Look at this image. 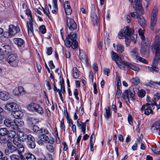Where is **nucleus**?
I'll return each mask as SVG.
<instances>
[{
	"label": "nucleus",
	"instance_id": "f257e3e1",
	"mask_svg": "<svg viewBox=\"0 0 160 160\" xmlns=\"http://www.w3.org/2000/svg\"><path fill=\"white\" fill-rule=\"evenodd\" d=\"M134 32V30L127 27L121 29L118 32V35L119 39H125L126 46L128 47L129 46L131 41L135 42L136 41L137 36L135 35H132Z\"/></svg>",
	"mask_w": 160,
	"mask_h": 160
},
{
	"label": "nucleus",
	"instance_id": "f03ea898",
	"mask_svg": "<svg viewBox=\"0 0 160 160\" xmlns=\"http://www.w3.org/2000/svg\"><path fill=\"white\" fill-rule=\"evenodd\" d=\"M129 1L131 2L133 8L136 10H138V12H131L130 15L133 18H137L138 19L141 15L142 14L143 12L141 4L142 0H129Z\"/></svg>",
	"mask_w": 160,
	"mask_h": 160
},
{
	"label": "nucleus",
	"instance_id": "7ed1b4c3",
	"mask_svg": "<svg viewBox=\"0 0 160 160\" xmlns=\"http://www.w3.org/2000/svg\"><path fill=\"white\" fill-rule=\"evenodd\" d=\"M77 34L72 32L68 35L64 40V43L66 46L67 48L72 47L73 49H75L77 48L78 42L76 40Z\"/></svg>",
	"mask_w": 160,
	"mask_h": 160
},
{
	"label": "nucleus",
	"instance_id": "20e7f679",
	"mask_svg": "<svg viewBox=\"0 0 160 160\" xmlns=\"http://www.w3.org/2000/svg\"><path fill=\"white\" fill-rule=\"evenodd\" d=\"M153 48L155 51V56L152 64V69L153 72H157L159 69L157 67L156 65L158 63V60L160 59V45L158 43L155 44L153 46Z\"/></svg>",
	"mask_w": 160,
	"mask_h": 160
},
{
	"label": "nucleus",
	"instance_id": "39448f33",
	"mask_svg": "<svg viewBox=\"0 0 160 160\" xmlns=\"http://www.w3.org/2000/svg\"><path fill=\"white\" fill-rule=\"evenodd\" d=\"M138 33L142 41L141 42L142 47L141 52L145 53L149 50L150 43L149 41L144 40L145 37L143 31L140 29L138 30Z\"/></svg>",
	"mask_w": 160,
	"mask_h": 160
},
{
	"label": "nucleus",
	"instance_id": "423d86ee",
	"mask_svg": "<svg viewBox=\"0 0 160 160\" xmlns=\"http://www.w3.org/2000/svg\"><path fill=\"white\" fill-rule=\"evenodd\" d=\"M160 99V93H156L153 96V97L151 101V114L153 115L154 112L152 111V109H155L154 106H156V110L158 111L160 108V101L159 102V104H158L157 102Z\"/></svg>",
	"mask_w": 160,
	"mask_h": 160
},
{
	"label": "nucleus",
	"instance_id": "0eeeda50",
	"mask_svg": "<svg viewBox=\"0 0 160 160\" xmlns=\"http://www.w3.org/2000/svg\"><path fill=\"white\" fill-rule=\"evenodd\" d=\"M134 91L132 88L125 90L122 94L123 98L126 101L127 104L128 102L130 103V98L133 101L134 100Z\"/></svg>",
	"mask_w": 160,
	"mask_h": 160
},
{
	"label": "nucleus",
	"instance_id": "6e6552de",
	"mask_svg": "<svg viewBox=\"0 0 160 160\" xmlns=\"http://www.w3.org/2000/svg\"><path fill=\"white\" fill-rule=\"evenodd\" d=\"M158 9V8L157 6L154 7L153 9L151 19V30H153L156 26Z\"/></svg>",
	"mask_w": 160,
	"mask_h": 160
},
{
	"label": "nucleus",
	"instance_id": "1a4fd4ad",
	"mask_svg": "<svg viewBox=\"0 0 160 160\" xmlns=\"http://www.w3.org/2000/svg\"><path fill=\"white\" fill-rule=\"evenodd\" d=\"M7 61L11 66L15 67L18 64L19 59L16 55L12 54L8 57Z\"/></svg>",
	"mask_w": 160,
	"mask_h": 160
},
{
	"label": "nucleus",
	"instance_id": "9d476101",
	"mask_svg": "<svg viewBox=\"0 0 160 160\" xmlns=\"http://www.w3.org/2000/svg\"><path fill=\"white\" fill-rule=\"evenodd\" d=\"M122 66H120V68L124 70L127 69H131L135 71H138L139 68L134 64H132L125 61H123V62L121 63Z\"/></svg>",
	"mask_w": 160,
	"mask_h": 160
},
{
	"label": "nucleus",
	"instance_id": "9b49d317",
	"mask_svg": "<svg viewBox=\"0 0 160 160\" xmlns=\"http://www.w3.org/2000/svg\"><path fill=\"white\" fill-rule=\"evenodd\" d=\"M13 143L18 148V153L20 155L24 151V148L22 145L19 142L20 141V139L17 136L13 138Z\"/></svg>",
	"mask_w": 160,
	"mask_h": 160
},
{
	"label": "nucleus",
	"instance_id": "f8f14e48",
	"mask_svg": "<svg viewBox=\"0 0 160 160\" xmlns=\"http://www.w3.org/2000/svg\"><path fill=\"white\" fill-rule=\"evenodd\" d=\"M7 147L8 149H6L5 151V153L7 155H8L10 153L15 152L17 150H18V148L12 145L11 142H10L8 143Z\"/></svg>",
	"mask_w": 160,
	"mask_h": 160
},
{
	"label": "nucleus",
	"instance_id": "ddd939ff",
	"mask_svg": "<svg viewBox=\"0 0 160 160\" xmlns=\"http://www.w3.org/2000/svg\"><path fill=\"white\" fill-rule=\"evenodd\" d=\"M5 107L8 111L13 112L19 110L18 105L14 102L7 103Z\"/></svg>",
	"mask_w": 160,
	"mask_h": 160
},
{
	"label": "nucleus",
	"instance_id": "4468645a",
	"mask_svg": "<svg viewBox=\"0 0 160 160\" xmlns=\"http://www.w3.org/2000/svg\"><path fill=\"white\" fill-rule=\"evenodd\" d=\"M111 57L112 59L117 64L120 68V66H122L121 63L123 62V61L121 60L118 54L113 51L111 52Z\"/></svg>",
	"mask_w": 160,
	"mask_h": 160
},
{
	"label": "nucleus",
	"instance_id": "2eb2a0df",
	"mask_svg": "<svg viewBox=\"0 0 160 160\" xmlns=\"http://www.w3.org/2000/svg\"><path fill=\"white\" fill-rule=\"evenodd\" d=\"M67 25L71 31H73L77 28V25L73 19L66 17Z\"/></svg>",
	"mask_w": 160,
	"mask_h": 160
},
{
	"label": "nucleus",
	"instance_id": "dca6fc26",
	"mask_svg": "<svg viewBox=\"0 0 160 160\" xmlns=\"http://www.w3.org/2000/svg\"><path fill=\"white\" fill-rule=\"evenodd\" d=\"M26 139H27V143L28 146L31 148H34L36 145L34 137L31 135H27Z\"/></svg>",
	"mask_w": 160,
	"mask_h": 160
},
{
	"label": "nucleus",
	"instance_id": "f3484780",
	"mask_svg": "<svg viewBox=\"0 0 160 160\" xmlns=\"http://www.w3.org/2000/svg\"><path fill=\"white\" fill-rule=\"evenodd\" d=\"M4 124L7 127L10 129L16 130V126L15 125L14 120L6 118L4 120Z\"/></svg>",
	"mask_w": 160,
	"mask_h": 160
},
{
	"label": "nucleus",
	"instance_id": "a211bd4d",
	"mask_svg": "<svg viewBox=\"0 0 160 160\" xmlns=\"http://www.w3.org/2000/svg\"><path fill=\"white\" fill-rule=\"evenodd\" d=\"M151 132L153 133H159L160 132V121H157L154 122L151 127Z\"/></svg>",
	"mask_w": 160,
	"mask_h": 160
},
{
	"label": "nucleus",
	"instance_id": "6ab92c4d",
	"mask_svg": "<svg viewBox=\"0 0 160 160\" xmlns=\"http://www.w3.org/2000/svg\"><path fill=\"white\" fill-rule=\"evenodd\" d=\"M28 19L29 20V22H27V25L28 28V34L30 36H32L33 35V28L32 22L33 18L32 16L29 17Z\"/></svg>",
	"mask_w": 160,
	"mask_h": 160
},
{
	"label": "nucleus",
	"instance_id": "aec40b11",
	"mask_svg": "<svg viewBox=\"0 0 160 160\" xmlns=\"http://www.w3.org/2000/svg\"><path fill=\"white\" fill-rule=\"evenodd\" d=\"M0 50H2V54L4 55L12 52V48L11 46L5 45L3 46Z\"/></svg>",
	"mask_w": 160,
	"mask_h": 160
},
{
	"label": "nucleus",
	"instance_id": "412c9836",
	"mask_svg": "<svg viewBox=\"0 0 160 160\" xmlns=\"http://www.w3.org/2000/svg\"><path fill=\"white\" fill-rule=\"evenodd\" d=\"M77 124L78 128L81 129L82 132L83 134H85L86 132V122H82L79 121V119H78L77 121Z\"/></svg>",
	"mask_w": 160,
	"mask_h": 160
},
{
	"label": "nucleus",
	"instance_id": "4be33fe9",
	"mask_svg": "<svg viewBox=\"0 0 160 160\" xmlns=\"http://www.w3.org/2000/svg\"><path fill=\"white\" fill-rule=\"evenodd\" d=\"M10 97L9 93L6 91L0 92V98L3 101H7Z\"/></svg>",
	"mask_w": 160,
	"mask_h": 160
},
{
	"label": "nucleus",
	"instance_id": "5701e85b",
	"mask_svg": "<svg viewBox=\"0 0 160 160\" xmlns=\"http://www.w3.org/2000/svg\"><path fill=\"white\" fill-rule=\"evenodd\" d=\"M13 93L15 96H19L24 94L23 88L22 86H18L15 88L13 90Z\"/></svg>",
	"mask_w": 160,
	"mask_h": 160
},
{
	"label": "nucleus",
	"instance_id": "b1692460",
	"mask_svg": "<svg viewBox=\"0 0 160 160\" xmlns=\"http://www.w3.org/2000/svg\"><path fill=\"white\" fill-rule=\"evenodd\" d=\"M18 32L17 28L12 24L10 25L9 27V36H13Z\"/></svg>",
	"mask_w": 160,
	"mask_h": 160
},
{
	"label": "nucleus",
	"instance_id": "393cba45",
	"mask_svg": "<svg viewBox=\"0 0 160 160\" xmlns=\"http://www.w3.org/2000/svg\"><path fill=\"white\" fill-rule=\"evenodd\" d=\"M54 142V139H52L50 140L49 142L46 146L47 149L50 152H53L54 150L55 146L53 145V143Z\"/></svg>",
	"mask_w": 160,
	"mask_h": 160
},
{
	"label": "nucleus",
	"instance_id": "a878e982",
	"mask_svg": "<svg viewBox=\"0 0 160 160\" xmlns=\"http://www.w3.org/2000/svg\"><path fill=\"white\" fill-rule=\"evenodd\" d=\"M130 55L135 60L138 58L139 54L137 48H133L130 52Z\"/></svg>",
	"mask_w": 160,
	"mask_h": 160
},
{
	"label": "nucleus",
	"instance_id": "bb28decb",
	"mask_svg": "<svg viewBox=\"0 0 160 160\" xmlns=\"http://www.w3.org/2000/svg\"><path fill=\"white\" fill-rule=\"evenodd\" d=\"M144 109V114L146 115H149L150 114L149 111H150V104L149 103H146L142 106L141 110L142 111Z\"/></svg>",
	"mask_w": 160,
	"mask_h": 160
},
{
	"label": "nucleus",
	"instance_id": "cd10ccee",
	"mask_svg": "<svg viewBox=\"0 0 160 160\" xmlns=\"http://www.w3.org/2000/svg\"><path fill=\"white\" fill-rule=\"evenodd\" d=\"M39 107V105L35 103H31L30 104L28 105L27 106V109L30 111L34 112L36 108Z\"/></svg>",
	"mask_w": 160,
	"mask_h": 160
},
{
	"label": "nucleus",
	"instance_id": "c85d7f7f",
	"mask_svg": "<svg viewBox=\"0 0 160 160\" xmlns=\"http://www.w3.org/2000/svg\"><path fill=\"white\" fill-rule=\"evenodd\" d=\"M27 136V135L25 134L24 132L20 131L17 133L16 136L20 139V140L24 141L26 139Z\"/></svg>",
	"mask_w": 160,
	"mask_h": 160
},
{
	"label": "nucleus",
	"instance_id": "c756f323",
	"mask_svg": "<svg viewBox=\"0 0 160 160\" xmlns=\"http://www.w3.org/2000/svg\"><path fill=\"white\" fill-rule=\"evenodd\" d=\"M12 141L11 140H9L7 136L5 135H2L0 136V142L2 144H5L6 143H8Z\"/></svg>",
	"mask_w": 160,
	"mask_h": 160
},
{
	"label": "nucleus",
	"instance_id": "7c9ffc66",
	"mask_svg": "<svg viewBox=\"0 0 160 160\" xmlns=\"http://www.w3.org/2000/svg\"><path fill=\"white\" fill-rule=\"evenodd\" d=\"M116 51L118 53H122L124 51L125 48L123 45L121 43H118L115 48Z\"/></svg>",
	"mask_w": 160,
	"mask_h": 160
},
{
	"label": "nucleus",
	"instance_id": "2f4dec72",
	"mask_svg": "<svg viewBox=\"0 0 160 160\" xmlns=\"http://www.w3.org/2000/svg\"><path fill=\"white\" fill-rule=\"evenodd\" d=\"M14 42L18 47L21 46L24 43L23 39L21 38H15L13 39Z\"/></svg>",
	"mask_w": 160,
	"mask_h": 160
},
{
	"label": "nucleus",
	"instance_id": "473e14b6",
	"mask_svg": "<svg viewBox=\"0 0 160 160\" xmlns=\"http://www.w3.org/2000/svg\"><path fill=\"white\" fill-rule=\"evenodd\" d=\"M24 157L27 160H36L35 156L31 153H26L24 154Z\"/></svg>",
	"mask_w": 160,
	"mask_h": 160
},
{
	"label": "nucleus",
	"instance_id": "72a5a7b5",
	"mask_svg": "<svg viewBox=\"0 0 160 160\" xmlns=\"http://www.w3.org/2000/svg\"><path fill=\"white\" fill-rule=\"evenodd\" d=\"M15 125L16 126V130L18 129V127H21L23 124V122L20 119H17L14 120Z\"/></svg>",
	"mask_w": 160,
	"mask_h": 160
},
{
	"label": "nucleus",
	"instance_id": "f704fd0d",
	"mask_svg": "<svg viewBox=\"0 0 160 160\" xmlns=\"http://www.w3.org/2000/svg\"><path fill=\"white\" fill-rule=\"evenodd\" d=\"M72 71L73 77L76 79L78 78L79 76V72L77 68L76 67L73 68Z\"/></svg>",
	"mask_w": 160,
	"mask_h": 160
},
{
	"label": "nucleus",
	"instance_id": "c9c22d12",
	"mask_svg": "<svg viewBox=\"0 0 160 160\" xmlns=\"http://www.w3.org/2000/svg\"><path fill=\"white\" fill-rule=\"evenodd\" d=\"M111 108L110 106L108 107V108H105V112L104 113V115L105 118L107 119V120H108L109 118L111 116Z\"/></svg>",
	"mask_w": 160,
	"mask_h": 160
},
{
	"label": "nucleus",
	"instance_id": "e433bc0d",
	"mask_svg": "<svg viewBox=\"0 0 160 160\" xmlns=\"http://www.w3.org/2000/svg\"><path fill=\"white\" fill-rule=\"evenodd\" d=\"M138 23L142 27H144L146 26V22L143 17L141 16L138 19Z\"/></svg>",
	"mask_w": 160,
	"mask_h": 160
},
{
	"label": "nucleus",
	"instance_id": "4c0bfd02",
	"mask_svg": "<svg viewBox=\"0 0 160 160\" xmlns=\"http://www.w3.org/2000/svg\"><path fill=\"white\" fill-rule=\"evenodd\" d=\"M92 21L94 26H97L98 24V17L96 13H94L92 15Z\"/></svg>",
	"mask_w": 160,
	"mask_h": 160
},
{
	"label": "nucleus",
	"instance_id": "58836bf2",
	"mask_svg": "<svg viewBox=\"0 0 160 160\" xmlns=\"http://www.w3.org/2000/svg\"><path fill=\"white\" fill-rule=\"evenodd\" d=\"M13 115L15 118L18 119L22 117L23 115L21 111L18 110L13 112Z\"/></svg>",
	"mask_w": 160,
	"mask_h": 160
},
{
	"label": "nucleus",
	"instance_id": "ea45409f",
	"mask_svg": "<svg viewBox=\"0 0 160 160\" xmlns=\"http://www.w3.org/2000/svg\"><path fill=\"white\" fill-rule=\"evenodd\" d=\"M32 130L34 132L38 134L43 133L42 129L39 128L36 125H34L33 126Z\"/></svg>",
	"mask_w": 160,
	"mask_h": 160
},
{
	"label": "nucleus",
	"instance_id": "a19ab883",
	"mask_svg": "<svg viewBox=\"0 0 160 160\" xmlns=\"http://www.w3.org/2000/svg\"><path fill=\"white\" fill-rule=\"evenodd\" d=\"M39 138H40L44 142L48 143L50 141V140H49V138L45 134L40 135L39 136Z\"/></svg>",
	"mask_w": 160,
	"mask_h": 160
},
{
	"label": "nucleus",
	"instance_id": "79ce46f5",
	"mask_svg": "<svg viewBox=\"0 0 160 160\" xmlns=\"http://www.w3.org/2000/svg\"><path fill=\"white\" fill-rule=\"evenodd\" d=\"M28 119L32 124H36L39 122V120L38 119L33 117H28Z\"/></svg>",
	"mask_w": 160,
	"mask_h": 160
},
{
	"label": "nucleus",
	"instance_id": "37998d69",
	"mask_svg": "<svg viewBox=\"0 0 160 160\" xmlns=\"http://www.w3.org/2000/svg\"><path fill=\"white\" fill-rule=\"evenodd\" d=\"M138 94L139 97L142 98L145 96L146 92L145 90L143 89L138 90Z\"/></svg>",
	"mask_w": 160,
	"mask_h": 160
},
{
	"label": "nucleus",
	"instance_id": "c03bdc74",
	"mask_svg": "<svg viewBox=\"0 0 160 160\" xmlns=\"http://www.w3.org/2000/svg\"><path fill=\"white\" fill-rule=\"evenodd\" d=\"M151 149L154 153L157 154H160V147L156 148L155 145H154L153 147H152V148Z\"/></svg>",
	"mask_w": 160,
	"mask_h": 160
},
{
	"label": "nucleus",
	"instance_id": "a18cd8bd",
	"mask_svg": "<svg viewBox=\"0 0 160 160\" xmlns=\"http://www.w3.org/2000/svg\"><path fill=\"white\" fill-rule=\"evenodd\" d=\"M8 131L5 128H0V135L1 136L7 135L8 133Z\"/></svg>",
	"mask_w": 160,
	"mask_h": 160
},
{
	"label": "nucleus",
	"instance_id": "49530a36",
	"mask_svg": "<svg viewBox=\"0 0 160 160\" xmlns=\"http://www.w3.org/2000/svg\"><path fill=\"white\" fill-rule=\"evenodd\" d=\"M53 7L54 9L52 10V12L53 13H56V10L58 9V5L57 4V0H53Z\"/></svg>",
	"mask_w": 160,
	"mask_h": 160
},
{
	"label": "nucleus",
	"instance_id": "de8ad7c7",
	"mask_svg": "<svg viewBox=\"0 0 160 160\" xmlns=\"http://www.w3.org/2000/svg\"><path fill=\"white\" fill-rule=\"evenodd\" d=\"M8 132V136L11 138H13L16 136V132L14 131L11 130Z\"/></svg>",
	"mask_w": 160,
	"mask_h": 160
},
{
	"label": "nucleus",
	"instance_id": "09e8293b",
	"mask_svg": "<svg viewBox=\"0 0 160 160\" xmlns=\"http://www.w3.org/2000/svg\"><path fill=\"white\" fill-rule=\"evenodd\" d=\"M131 82L133 84L135 85H137L139 83V79L138 77H135L132 79Z\"/></svg>",
	"mask_w": 160,
	"mask_h": 160
},
{
	"label": "nucleus",
	"instance_id": "8fccbe9b",
	"mask_svg": "<svg viewBox=\"0 0 160 160\" xmlns=\"http://www.w3.org/2000/svg\"><path fill=\"white\" fill-rule=\"evenodd\" d=\"M121 93L122 91L120 89V87L119 85V84H118L117 86V92L116 93V96H117V98H120Z\"/></svg>",
	"mask_w": 160,
	"mask_h": 160
},
{
	"label": "nucleus",
	"instance_id": "3c124183",
	"mask_svg": "<svg viewBox=\"0 0 160 160\" xmlns=\"http://www.w3.org/2000/svg\"><path fill=\"white\" fill-rule=\"evenodd\" d=\"M80 59L82 62H85L86 64H87L88 63V60L85 54H83L81 56L80 55Z\"/></svg>",
	"mask_w": 160,
	"mask_h": 160
},
{
	"label": "nucleus",
	"instance_id": "603ef678",
	"mask_svg": "<svg viewBox=\"0 0 160 160\" xmlns=\"http://www.w3.org/2000/svg\"><path fill=\"white\" fill-rule=\"evenodd\" d=\"M11 160H20V157L16 154H13L10 156Z\"/></svg>",
	"mask_w": 160,
	"mask_h": 160
},
{
	"label": "nucleus",
	"instance_id": "864d4df0",
	"mask_svg": "<svg viewBox=\"0 0 160 160\" xmlns=\"http://www.w3.org/2000/svg\"><path fill=\"white\" fill-rule=\"evenodd\" d=\"M34 112H37L40 114H42L43 113V110L42 108L39 105V107L36 108Z\"/></svg>",
	"mask_w": 160,
	"mask_h": 160
},
{
	"label": "nucleus",
	"instance_id": "5fc2aeb1",
	"mask_svg": "<svg viewBox=\"0 0 160 160\" xmlns=\"http://www.w3.org/2000/svg\"><path fill=\"white\" fill-rule=\"evenodd\" d=\"M89 77L90 81L92 83L93 82L94 76L92 71H91L90 72Z\"/></svg>",
	"mask_w": 160,
	"mask_h": 160
},
{
	"label": "nucleus",
	"instance_id": "6e6d98bb",
	"mask_svg": "<svg viewBox=\"0 0 160 160\" xmlns=\"http://www.w3.org/2000/svg\"><path fill=\"white\" fill-rule=\"evenodd\" d=\"M39 30L43 34L45 33L46 31L45 27L44 25H42L39 27Z\"/></svg>",
	"mask_w": 160,
	"mask_h": 160
},
{
	"label": "nucleus",
	"instance_id": "4d7b16f0",
	"mask_svg": "<svg viewBox=\"0 0 160 160\" xmlns=\"http://www.w3.org/2000/svg\"><path fill=\"white\" fill-rule=\"evenodd\" d=\"M136 60L137 62H138V61H139L143 63H147V61L146 59L141 57H140L139 56H138V58H137Z\"/></svg>",
	"mask_w": 160,
	"mask_h": 160
},
{
	"label": "nucleus",
	"instance_id": "13d9d810",
	"mask_svg": "<svg viewBox=\"0 0 160 160\" xmlns=\"http://www.w3.org/2000/svg\"><path fill=\"white\" fill-rule=\"evenodd\" d=\"M78 91L77 89H75L73 91V94L75 96V98L78 100H79V98L78 97Z\"/></svg>",
	"mask_w": 160,
	"mask_h": 160
},
{
	"label": "nucleus",
	"instance_id": "bf43d9fd",
	"mask_svg": "<svg viewBox=\"0 0 160 160\" xmlns=\"http://www.w3.org/2000/svg\"><path fill=\"white\" fill-rule=\"evenodd\" d=\"M128 119L129 124L131 125H132L133 123L132 117L131 114L128 115Z\"/></svg>",
	"mask_w": 160,
	"mask_h": 160
},
{
	"label": "nucleus",
	"instance_id": "052dcab7",
	"mask_svg": "<svg viewBox=\"0 0 160 160\" xmlns=\"http://www.w3.org/2000/svg\"><path fill=\"white\" fill-rule=\"evenodd\" d=\"M64 10L71 8L70 3L68 1H65L64 4Z\"/></svg>",
	"mask_w": 160,
	"mask_h": 160
},
{
	"label": "nucleus",
	"instance_id": "680f3d73",
	"mask_svg": "<svg viewBox=\"0 0 160 160\" xmlns=\"http://www.w3.org/2000/svg\"><path fill=\"white\" fill-rule=\"evenodd\" d=\"M110 42V40L108 38V37L107 39H105L104 40V43L105 47H106V46H107V47H108L109 45Z\"/></svg>",
	"mask_w": 160,
	"mask_h": 160
},
{
	"label": "nucleus",
	"instance_id": "e2e57ef3",
	"mask_svg": "<svg viewBox=\"0 0 160 160\" xmlns=\"http://www.w3.org/2000/svg\"><path fill=\"white\" fill-rule=\"evenodd\" d=\"M69 126L71 127L72 128V130L73 132L75 133H76V126L75 124H72V126L71 125H69Z\"/></svg>",
	"mask_w": 160,
	"mask_h": 160
},
{
	"label": "nucleus",
	"instance_id": "0e129e2a",
	"mask_svg": "<svg viewBox=\"0 0 160 160\" xmlns=\"http://www.w3.org/2000/svg\"><path fill=\"white\" fill-rule=\"evenodd\" d=\"M52 49L51 47H50L47 48L46 53L48 55H50L52 53Z\"/></svg>",
	"mask_w": 160,
	"mask_h": 160
},
{
	"label": "nucleus",
	"instance_id": "69168bd1",
	"mask_svg": "<svg viewBox=\"0 0 160 160\" xmlns=\"http://www.w3.org/2000/svg\"><path fill=\"white\" fill-rule=\"evenodd\" d=\"M65 11L66 14L68 15L71 14L72 12V10L71 8L65 9Z\"/></svg>",
	"mask_w": 160,
	"mask_h": 160
},
{
	"label": "nucleus",
	"instance_id": "338daca9",
	"mask_svg": "<svg viewBox=\"0 0 160 160\" xmlns=\"http://www.w3.org/2000/svg\"><path fill=\"white\" fill-rule=\"evenodd\" d=\"M95 72L98 70V65L96 63H94L92 66Z\"/></svg>",
	"mask_w": 160,
	"mask_h": 160
},
{
	"label": "nucleus",
	"instance_id": "774afa93",
	"mask_svg": "<svg viewBox=\"0 0 160 160\" xmlns=\"http://www.w3.org/2000/svg\"><path fill=\"white\" fill-rule=\"evenodd\" d=\"M42 8L43 9L44 12L46 14V15L47 16L49 17L50 12L49 11L48 8Z\"/></svg>",
	"mask_w": 160,
	"mask_h": 160
}]
</instances>
